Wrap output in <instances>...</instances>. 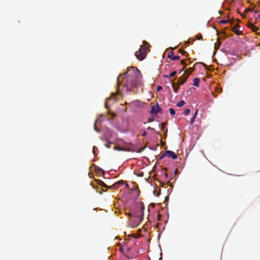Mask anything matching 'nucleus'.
<instances>
[{"label": "nucleus", "mask_w": 260, "mask_h": 260, "mask_svg": "<svg viewBox=\"0 0 260 260\" xmlns=\"http://www.w3.org/2000/svg\"><path fill=\"white\" fill-rule=\"evenodd\" d=\"M179 52L183 55H185V54H187L186 51L184 50H180Z\"/></svg>", "instance_id": "5701e85b"}, {"label": "nucleus", "mask_w": 260, "mask_h": 260, "mask_svg": "<svg viewBox=\"0 0 260 260\" xmlns=\"http://www.w3.org/2000/svg\"><path fill=\"white\" fill-rule=\"evenodd\" d=\"M247 26L250 28L252 31L257 32L259 30V28L256 26H255L252 22H248L247 23Z\"/></svg>", "instance_id": "0eeeda50"}, {"label": "nucleus", "mask_w": 260, "mask_h": 260, "mask_svg": "<svg viewBox=\"0 0 260 260\" xmlns=\"http://www.w3.org/2000/svg\"><path fill=\"white\" fill-rule=\"evenodd\" d=\"M193 67H191V68H189L188 69H187V70L185 72V73H187L188 75H189V74L193 71Z\"/></svg>", "instance_id": "dca6fc26"}, {"label": "nucleus", "mask_w": 260, "mask_h": 260, "mask_svg": "<svg viewBox=\"0 0 260 260\" xmlns=\"http://www.w3.org/2000/svg\"><path fill=\"white\" fill-rule=\"evenodd\" d=\"M147 129L148 130H150V131H154V129L153 128L151 127H148Z\"/></svg>", "instance_id": "c756f323"}, {"label": "nucleus", "mask_w": 260, "mask_h": 260, "mask_svg": "<svg viewBox=\"0 0 260 260\" xmlns=\"http://www.w3.org/2000/svg\"><path fill=\"white\" fill-rule=\"evenodd\" d=\"M98 184L103 187H105V188H108L109 189H117L119 186V185L120 184H123L124 183V182L123 181H118L115 183H114V184H113L112 185H111V186H108L102 180H99L98 181Z\"/></svg>", "instance_id": "20e7f679"}, {"label": "nucleus", "mask_w": 260, "mask_h": 260, "mask_svg": "<svg viewBox=\"0 0 260 260\" xmlns=\"http://www.w3.org/2000/svg\"><path fill=\"white\" fill-rule=\"evenodd\" d=\"M229 21V20H222L221 21H219V23H221V24H226Z\"/></svg>", "instance_id": "412c9836"}, {"label": "nucleus", "mask_w": 260, "mask_h": 260, "mask_svg": "<svg viewBox=\"0 0 260 260\" xmlns=\"http://www.w3.org/2000/svg\"><path fill=\"white\" fill-rule=\"evenodd\" d=\"M176 75V71H173L169 75V78H172V77H173L174 76H175V75Z\"/></svg>", "instance_id": "aec40b11"}, {"label": "nucleus", "mask_w": 260, "mask_h": 260, "mask_svg": "<svg viewBox=\"0 0 260 260\" xmlns=\"http://www.w3.org/2000/svg\"><path fill=\"white\" fill-rule=\"evenodd\" d=\"M190 110H189V109H186L184 111V113H184V114L185 115H188L189 114V113H190Z\"/></svg>", "instance_id": "a211bd4d"}, {"label": "nucleus", "mask_w": 260, "mask_h": 260, "mask_svg": "<svg viewBox=\"0 0 260 260\" xmlns=\"http://www.w3.org/2000/svg\"><path fill=\"white\" fill-rule=\"evenodd\" d=\"M100 118H98L94 122V130L97 132H99V129H98L97 127H96V124L99 123V122H100Z\"/></svg>", "instance_id": "ddd939ff"}, {"label": "nucleus", "mask_w": 260, "mask_h": 260, "mask_svg": "<svg viewBox=\"0 0 260 260\" xmlns=\"http://www.w3.org/2000/svg\"><path fill=\"white\" fill-rule=\"evenodd\" d=\"M142 76L140 71L135 67L127 68V72L117 78V84L122 83L127 91H132L141 83Z\"/></svg>", "instance_id": "f257e3e1"}, {"label": "nucleus", "mask_w": 260, "mask_h": 260, "mask_svg": "<svg viewBox=\"0 0 260 260\" xmlns=\"http://www.w3.org/2000/svg\"><path fill=\"white\" fill-rule=\"evenodd\" d=\"M189 44V41H186L184 43V46L185 47H186L187 45H188Z\"/></svg>", "instance_id": "c85d7f7f"}, {"label": "nucleus", "mask_w": 260, "mask_h": 260, "mask_svg": "<svg viewBox=\"0 0 260 260\" xmlns=\"http://www.w3.org/2000/svg\"><path fill=\"white\" fill-rule=\"evenodd\" d=\"M139 176H142V175H141V174H140V175Z\"/></svg>", "instance_id": "4c0bfd02"}, {"label": "nucleus", "mask_w": 260, "mask_h": 260, "mask_svg": "<svg viewBox=\"0 0 260 260\" xmlns=\"http://www.w3.org/2000/svg\"><path fill=\"white\" fill-rule=\"evenodd\" d=\"M200 80L198 78H196L193 79V85L196 87H198L199 86Z\"/></svg>", "instance_id": "9b49d317"}, {"label": "nucleus", "mask_w": 260, "mask_h": 260, "mask_svg": "<svg viewBox=\"0 0 260 260\" xmlns=\"http://www.w3.org/2000/svg\"><path fill=\"white\" fill-rule=\"evenodd\" d=\"M146 135H147L146 132L145 131H144L143 134H142V136L143 137H145L146 136Z\"/></svg>", "instance_id": "bb28decb"}, {"label": "nucleus", "mask_w": 260, "mask_h": 260, "mask_svg": "<svg viewBox=\"0 0 260 260\" xmlns=\"http://www.w3.org/2000/svg\"><path fill=\"white\" fill-rule=\"evenodd\" d=\"M120 249L121 251L122 250V248L121 247H120Z\"/></svg>", "instance_id": "e433bc0d"}, {"label": "nucleus", "mask_w": 260, "mask_h": 260, "mask_svg": "<svg viewBox=\"0 0 260 260\" xmlns=\"http://www.w3.org/2000/svg\"><path fill=\"white\" fill-rule=\"evenodd\" d=\"M174 52L173 51H171L168 54V57L169 58H171V59L176 60L180 59V56L179 55L174 56L173 55Z\"/></svg>", "instance_id": "1a4fd4ad"}, {"label": "nucleus", "mask_w": 260, "mask_h": 260, "mask_svg": "<svg viewBox=\"0 0 260 260\" xmlns=\"http://www.w3.org/2000/svg\"><path fill=\"white\" fill-rule=\"evenodd\" d=\"M184 68H183L181 70H180L179 73H181L184 70Z\"/></svg>", "instance_id": "473e14b6"}, {"label": "nucleus", "mask_w": 260, "mask_h": 260, "mask_svg": "<svg viewBox=\"0 0 260 260\" xmlns=\"http://www.w3.org/2000/svg\"><path fill=\"white\" fill-rule=\"evenodd\" d=\"M143 150H144V148H141L140 151H138V152H141Z\"/></svg>", "instance_id": "72a5a7b5"}, {"label": "nucleus", "mask_w": 260, "mask_h": 260, "mask_svg": "<svg viewBox=\"0 0 260 260\" xmlns=\"http://www.w3.org/2000/svg\"><path fill=\"white\" fill-rule=\"evenodd\" d=\"M197 39L201 40L202 39V35L201 34H198L196 37Z\"/></svg>", "instance_id": "4be33fe9"}, {"label": "nucleus", "mask_w": 260, "mask_h": 260, "mask_svg": "<svg viewBox=\"0 0 260 260\" xmlns=\"http://www.w3.org/2000/svg\"><path fill=\"white\" fill-rule=\"evenodd\" d=\"M148 43L146 41H143L139 50L135 52V55L139 60H143L146 57L147 51L148 49Z\"/></svg>", "instance_id": "f03ea898"}, {"label": "nucleus", "mask_w": 260, "mask_h": 260, "mask_svg": "<svg viewBox=\"0 0 260 260\" xmlns=\"http://www.w3.org/2000/svg\"><path fill=\"white\" fill-rule=\"evenodd\" d=\"M162 89V88L161 86H158L157 87V91H159L160 90H161Z\"/></svg>", "instance_id": "a878e982"}, {"label": "nucleus", "mask_w": 260, "mask_h": 260, "mask_svg": "<svg viewBox=\"0 0 260 260\" xmlns=\"http://www.w3.org/2000/svg\"><path fill=\"white\" fill-rule=\"evenodd\" d=\"M166 154L169 157H171L173 159H176L177 158V154L173 151L170 150H167L165 152Z\"/></svg>", "instance_id": "423d86ee"}, {"label": "nucleus", "mask_w": 260, "mask_h": 260, "mask_svg": "<svg viewBox=\"0 0 260 260\" xmlns=\"http://www.w3.org/2000/svg\"><path fill=\"white\" fill-rule=\"evenodd\" d=\"M185 105V102L183 100H181L179 103H177V106L178 107H181Z\"/></svg>", "instance_id": "2eb2a0df"}, {"label": "nucleus", "mask_w": 260, "mask_h": 260, "mask_svg": "<svg viewBox=\"0 0 260 260\" xmlns=\"http://www.w3.org/2000/svg\"><path fill=\"white\" fill-rule=\"evenodd\" d=\"M139 176H142V175H141V174H140V175Z\"/></svg>", "instance_id": "58836bf2"}, {"label": "nucleus", "mask_w": 260, "mask_h": 260, "mask_svg": "<svg viewBox=\"0 0 260 260\" xmlns=\"http://www.w3.org/2000/svg\"><path fill=\"white\" fill-rule=\"evenodd\" d=\"M128 187H129L128 184L127 183H125V187L126 188H128Z\"/></svg>", "instance_id": "2f4dec72"}, {"label": "nucleus", "mask_w": 260, "mask_h": 260, "mask_svg": "<svg viewBox=\"0 0 260 260\" xmlns=\"http://www.w3.org/2000/svg\"><path fill=\"white\" fill-rule=\"evenodd\" d=\"M181 63L182 64L184 65L185 66H187L184 60H181Z\"/></svg>", "instance_id": "393cba45"}, {"label": "nucleus", "mask_w": 260, "mask_h": 260, "mask_svg": "<svg viewBox=\"0 0 260 260\" xmlns=\"http://www.w3.org/2000/svg\"><path fill=\"white\" fill-rule=\"evenodd\" d=\"M240 25L238 24H236V26L232 28V31L237 35H240L242 34V31L238 29V27H239Z\"/></svg>", "instance_id": "9d476101"}, {"label": "nucleus", "mask_w": 260, "mask_h": 260, "mask_svg": "<svg viewBox=\"0 0 260 260\" xmlns=\"http://www.w3.org/2000/svg\"><path fill=\"white\" fill-rule=\"evenodd\" d=\"M257 10H255V11H254V13H257Z\"/></svg>", "instance_id": "c9c22d12"}, {"label": "nucleus", "mask_w": 260, "mask_h": 260, "mask_svg": "<svg viewBox=\"0 0 260 260\" xmlns=\"http://www.w3.org/2000/svg\"><path fill=\"white\" fill-rule=\"evenodd\" d=\"M112 143L111 142H108L107 144H106L105 145L106 147H107L108 148H110V145L111 144H112Z\"/></svg>", "instance_id": "b1692460"}, {"label": "nucleus", "mask_w": 260, "mask_h": 260, "mask_svg": "<svg viewBox=\"0 0 260 260\" xmlns=\"http://www.w3.org/2000/svg\"><path fill=\"white\" fill-rule=\"evenodd\" d=\"M137 208L139 210L137 213H133L132 212L128 213V215L129 216H135L138 217L139 216H143V210H144V206L142 203L138 204L137 205Z\"/></svg>", "instance_id": "7ed1b4c3"}, {"label": "nucleus", "mask_w": 260, "mask_h": 260, "mask_svg": "<svg viewBox=\"0 0 260 260\" xmlns=\"http://www.w3.org/2000/svg\"><path fill=\"white\" fill-rule=\"evenodd\" d=\"M161 217H162V216L160 214H157L158 220H160L161 219Z\"/></svg>", "instance_id": "cd10ccee"}, {"label": "nucleus", "mask_w": 260, "mask_h": 260, "mask_svg": "<svg viewBox=\"0 0 260 260\" xmlns=\"http://www.w3.org/2000/svg\"><path fill=\"white\" fill-rule=\"evenodd\" d=\"M188 77V75H182L181 76H180L179 77V78L178 79V84L179 85L183 84L185 82L186 80L187 79Z\"/></svg>", "instance_id": "39448f33"}, {"label": "nucleus", "mask_w": 260, "mask_h": 260, "mask_svg": "<svg viewBox=\"0 0 260 260\" xmlns=\"http://www.w3.org/2000/svg\"><path fill=\"white\" fill-rule=\"evenodd\" d=\"M105 107H106V108H107V103H106V102L105 103Z\"/></svg>", "instance_id": "f704fd0d"}, {"label": "nucleus", "mask_w": 260, "mask_h": 260, "mask_svg": "<svg viewBox=\"0 0 260 260\" xmlns=\"http://www.w3.org/2000/svg\"><path fill=\"white\" fill-rule=\"evenodd\" d=\"M169 111L171 115H174L175 114V111L173 108H170Z\"/></svg>", "instance_id": "6ab92c4d"}, {"label": "nucleus", "mask_w": 260, "mask_h": 260, "mask_svg": "<svg viewBox=\"0 0 260 260\" xmlns=\"http://www.w3.org/2000/svg\"><path fill=\"white\" fill-rule=\"evenodd\" d=\"M220 45V44L219 43L218 46H217L216 44H215V49H217L219 47Z\"/></svg>", "instance_id": "7c9ffc66"}, {"label": "nucleus", "mask_w": 260, "mask_h": 260, "mask_svg": "<svg viewBox=\"0 0 260 260\" xmlns=\"http://www.w3.org/2000/svg\"><path fill=\"white\" fill-rule=\"evenodd\" d=\"M128 151H131V149L130 148L128 149Z\"/></svg>", "instance_id": "ea45409f"}, {"label": "nucleus", "mask_w": 260, "mask_h": 260, "mask_svg": "<svg viewBox=\"0 0 260 260\" xmlns=\"http://www.w3.org/2000/svg\"><path fill=\"white\" fill-rule=\"evenodd\" d=\"M114 149L117 151H125V149L119 147V146H115L114 148Z\"/></svg>", "instance_id": "f3484780"}, {"label": "nucleus", "mask_w": 260, "mask_h": 260, "mask_svg": "<svg viewBox=\"0 0 260 260\" xmlns=\"http://www.w3.org/2000/svg\"><path fill=\"white\" fill-rule=\"evenodd\" d=\"M160 110V109L159 108L158 105L157 104V105L156 106H153L151 107V113L152 115H154V114H157Z\"/></svg>", "instance_id": "6e6552de"}, {"label": "nucleus", "mask_w": 260, "mask_h": 260, "mask_svg": "<svg viewBox=\"0 0 260 260\" xmlns=\"http://www.w3.org/2000/svg\"><path fill=\"white\" fill-rule=\"evenodd\" d=\"M172 86L175 92H177L179 89V84H176L175 83L173 82L172 84Z\"/></svg>", "instance_id": "4468645a"}, {"label": "nucleus", "mask_w": 260, "mask_h": 260, "mask_svg": "<svg viewBox=\"0 0 260 260\" xmlns=\"http://www.w3.org/2000/svg\"><path fill=\"white\" fill-rule=\"evenodd\" d=\"M198 110H197L196 111V112L194 113V115L192 116V117L191 118L190 120V124H192L194 121V120H195V118L196 117V116L198 114Z\"/></svg>", "instance_id": "f8f14e48"}]
</instances>
